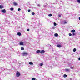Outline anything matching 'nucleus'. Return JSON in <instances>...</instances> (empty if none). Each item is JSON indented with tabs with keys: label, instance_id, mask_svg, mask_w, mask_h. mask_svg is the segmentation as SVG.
I'll list each match as a JSON object with an SVG mask.
<instances>
[{
	"label": "nucleus",
	"instance_id": "1",
	"mask_svg": "<svg viewBox=\"0 0 80 80\" xmlns=\"http://www.w3.org/2000/svg\"><path fill=\"white\" fill-rule=\"evenodd\" d=\"M22 55L23 56H26V55H28V53L26 52H24V53H23Z\"/></svg>",
	"mask_w": 80,
	"mask_h": 80
},
{
	"label": "nucleus",
	"instance_id": "2",
	"mask_svg": "<svg viewBox=\"0 0 80 80\" xmlns=\"http://www.w3.org/2000/svg\"><path fill=\"white\" fill-rule=\"evenodd\" d=\"M19 76H20V73L19 72H18L16 73V76H17L18 77Z\"/></svg>",
	"mask_w": 80,
	"mask_h": 80
},
{
	"label": "nucleus",
	"instance_id": "3",
	"mask_svg": "<svg viewBox=\"0 0 80 80\" xmlns=\"http://www.w3.org/2000/svg\"><path fill=\"white\" fill-rule=\"evenodd\" d=\"M13 5L14 6H17V5H18V4L17 3L14 2H13Z\"/></svg>",
	"mask_w": 80,
	"mask_h": 80
},
{
	"label": "nucleus",
	"instance_id": "4",
	"mask_svg": "<svg viewBox=\"0 0 80 80\" xmlns=\"http://www.w3.org/2000/svg\"><path fill=\"white\" fill-rule=\"evenodd\" d=\"M1 12L2 13H6V10L5 9H3L1 10Z\"/></svg>",
	"mask_w": 80,
	"mask_h": 80
},
{
	"label": "nucleus",
	"instance_id": "5",
	"mask_svg": "<svg viewBox=\"0 0 80 80\" xmlns=\"http://www.w3.org/2000/svg\"><path fill=\"white\" fill-rule=\"evenodd\" d=\"M19 44L21 45H23V42L22 41H21L20 42Z\"/></svg>",
	"mask_w": 80,
	"mask_h": 80
},
{
	"label": "nucleus",
	"instance_id": "6",
	"mask_svg": "<svg viewBox=\"0 0 80 80\" xmlns=\"http://www.w3.org/2000/svg\"><path fill=\"white\" fill-rule=\"evenodd\" d=\"M62 45H60V44H58L57 46V47H58V48H61L62 47Z\"/></svg>",
	"mask_w": 80,
	"mask_h": 80
},
{
	"label": "nucleus",
	"instance_id": "7",
	"mask_svg": "<svg viewBox=\"0 0 80 80\" xmlns=\"http://www.w3.org/2000/svg\"><path fill=\"white\" fill-rule=\"evenodd\" d=\"M70 69H65V71H66V72H70Z\"/></svg>",
	"mask_w": 80,
	"mask_h": 80
},
{
	"label": "nucleus",
	"instance_id": "8",
	"mask_svg": "<svg viewBox=\"0 0 80 80\" xmlns=\"http://www.w3.org/2000/svg\"><path fill=\"white\" fill-rule=\"evenodd\" d=\"M58 45H62L63 44V43L62 42H58Z\"/></svg>",
	"mask_w": 80,
	"mask_h": 80
},
{
	"label": "nucleus",
	"instance_id": "9",
	"mask_svg": "<svg viewBox=\"0 0 80 80\" xmlns=\"http://www.w3.org/2000/svg\"><path fill=\"white\" fill-rule=\"evenodd\" d=\"M43 53H45V51H44L43 50H42L40 52V53H41V54Z\"/></svg>",
	"mask_w": 80,
	"mask_h": 80
},
{
	"label": "nucleus",
	"instance_id": "10",
	"mask_svg": "<svg viewBox=\"0 0 80 80\" xmlns=\"http://www.w3.org/2000/svg\"><path fill=\"white\" fill-rule=\"evenodd\" d=\"M54 36L56 37H58V34L57 33H55L54 34Z\"/></svg>",
	"mask_w": 80,
	"mask_h": 80
},
{
	"label": "nucleus",
	"instance_id": "11",
	"mask_svg": "<svg viewBox=\"0 0 80 80\" xmlns=\"http://www.w3.org/2000/svg\"><path fill=\"white\" fill-rule=\"evenodd\" d=\"M17 35H18L19 36H20V35H22V34H21V33H20V32H18L17 33Z\"/></svg>",
	"mask_w": 80,
	"mask_h": 80
},
{
	"label": "nucleus",
	"instance_id": "12",
	"mask_svg": "<svg viewBox=\"0 0 80 80\" xmlns=\"http://www.w3.org/2000/svg\"><path fill=\"white\" fill-rule=\"evenodd\" d=\"M43 62H42L39 65L40 66V67H42V66H43Z\"/></svg>",
	"mask_w": 80,
	"mask_h": 80
},
{
	"label": "nucleus",
	"instance_id": "13",
	"mask_svg": "<svg viewBox=\"0 0 80 80\" xmlns=\"http://www.w3.org/2000/svg\"><path fill=\"white\" fill-rule=\"evenodd\" d=\"M29 65H33V64L32 62H29Z\"/></svg>",
	"mask_w": 80,
	"mask_h": 80
},
{
	"label": "nucleus",
	"instance_id": "14",
	"mask_svg": "<svg viewBox=\"0 0 80 80\" xmlns=\"http://www.w3.org/2000/svg\"><path fill=\"white\" fill-rule=\"evenodd\" d=\"M40 50H38L36 51V53H40Z\"/></svg>",
	"mask_w": 80,
	"mask_h": 80
},
{
	"label": "nucleus",
	"instance_id": "15",
	"mask_svg": "<svg viewBox=\"0 0 80 80\" xmlns=\"http://www.w3.org/2000/svg\"><path fill=\"white\" fill-rule=\"evenodd\" d=\"M63 77H64V78L67 77V75H66V74H64Z\"/></svg>",
	"mask_w": 80,
	"mask_h": 80
},
{
	"label": "nucleus",
	"instance_id": "16",
	"mask_svg": "<svg viewBox=\"0 0 80 80\" xmlns=\"http://www.w3.org/2000/svg\"><path fill=\"white\" fill-rule=\"evenodd\" d=\"M71 32L72 33H74V32H75V30L73 29L72 31H71Z\"/></svg>",
	"mask_w": 80,
	"mask_h": 80
},
{
	"label": "nucleus",
	"instance_id": "17",
	"mask_svg": "<svg viewBox=\"0 0 80 80\" xmlns=\"http://www.w3.org/2000/svg\"><path fill=\"white\" fill-rule=\"evenodd\" d=\"M10 10H11V11H13V8H11L10 9Z\"/></svg>",
	"mask_w": 80,
	"mask_h": 80
},
{
	"label": "nucleus",
	"instance_id": "18",
	"mask_svg": "<svg viewBox=\"0 0 80 80\" xmlns=\"http://www.w3.org/2000/svg\"><path fill=\"white\" fill-rule=\"evenodd\" d=\"M48 17H52V14H49L48 15Z\"/></svg>",
	"mask_w": 80,
	"mask_h": 80
},
{
	"label": "nucleus",
	"instance_id": "19",
	"mask_svg": "<svg viewBox=\"0 0 80 80\" xmlns=\"http://www.w3.org/2000/svg\"><path fill=\"white\" fill-rule=\"evenodd\" d=\"M76 50H77L76 49V48H74L73 50V51L74 52H75Z\"/></svg>",
	"mask_w": 80,
	"mask_h": 80
},
{
	"label": "nucleus",
	"instance_id": "20",
	"mask_svg": "<svg viewBox=\"0 0 80 80\" xmlns=\"http://www.w3.org/2000/svg\"><path fill=\"white\" fill-rule=\"evenodd\" d=\"M1 70H2V71H4V70H5V69H4V68H1Z\"/></svg>",
	"mask_w": 80,
	"mask_h": 80
},
{
	"label": "nucleus",
	"instance_id": "21",
	"mask_svg": "<svg viewBox=\"0 0 80 80\" xmlns=\"http://www.w3.org/2000/svg\"><path fill=\"white\" fill-rule=\"evenodd\" d=\"M21 50H24V48L23 47H22L21 48Z\"/></svg>",
	"mask_w": 80,
	"mask_h": 80
},
{
	"label": "nucleus",
	"instance_id": "22",
	"mask_svg": "<svg viewBox=\"0 0 80 80\" xmlns=\"http://www.w3.org/2000/svg\"><path fill=\"white\" fill-rule=\"evenodd\" d=\"M32 80H36V78H33L32 79Z\"/></svg>",
	"mask_w": 80,
	"mask_h": 80
},
{
	"label": "nucleus",
	"instance_id": "23",
	"mask_svg": "<svg viewBox=\"0 0 80 80\" xmlns=\"http://www.w3.org/2000/svg\"><path fill=\"white\" fill-rule=\"evenodd\" d=\"M77 2L78 3H80V0H77Z\"/></svg>",
	"mask_w": 80,
	"mask_h": 80
},
{
	"label": "nucleus",
	"instance_id": "24",
	"mask_svg": "<svg viewBox=\"0 0 80 80\" xmlns=\"http://www.w3.org/2000/svg\"><path fill=\"white\" fill-rule=\"evenodd\" d=\"M67 22L66 21H64V24H66V23H67Z\"/></svg>",
	"mask_w": 80,
	"mask_h": 80
},
{
	"label": "nucleus",
	"instance_id": "25",
	"mask_svg": "<svg viewBox=\"0 0 80 80\" xmlns=\"http://www.w3.org/2000/svg\"><path fill=\"white\" fill-rule=\"evenodd\" d=\"M54 26H56V25H57V23H56L55 22H54Z\"/></svg>",
	"mask_w": 80,
	"mask_h": 80
},
{
	"label": "nucleus",
	"instance_id": "26",
	"mask_svg": "<svg viewBox=\"0 0 80 80\" xmlns=\"http://www.w3.org/2000/svg\"><path fill=\"white\" fill-rule=\"evenodd\" d=\"M3 8V6H2L0 5V8L2 9Z\"/></svg>",
	"mask_w": 80,
	"mask_h": 80
},
{
	"label": "nucleus",
	"instance_id": "27",
	"mask_svg": "<svg viewBox=\"0 0 80 80\" xmlns=\"http://www.w3.org/2000/svg\"><path fill=\"white\" fill-rule=\"evenodd\" d=\"M32 15H35V13L34 12H32Z\"/></svg>",
	"mask_w": 80,
	"mask_h": 80
},
{
	"label": "nucleus",
	"instance_id": "28",
	"mask_svg": "<svg viewBox=\"0 0 80 80\" xmlns=\"http://www.w3.org/2000/svg\"><path fill=\"white\" fill-rule=\"evenodd\" d=\"M69 36H72V34L70 33L69 34Z\"/></svg>",
	"mask_w": 80,
	"mask_h": 80
},
{
	"label": "nucleus",
	"instance_id": "29",
	"mask_svg": "<svg viewBox=\"0 0 80 80\" xmlns=\"http://www.w3.org/2000/svg\"><path fill=\"white\" fill-rule=\"evenodd\" d=\"M72 35L73 36H74V35H76V34L74 32H73V33H72Z\"/></svg>",
	"mask_w": 80,
	"mask_h": 80
},
{
	"label": "nucleus",
	"instance_id": "30",
	"mask_svg": "<svg viewBox=\"0 0 80 80\" xmlns=\"http://www.w3.org/2000/svg\"><path fill=\"white\" fill-rule=\"evenodd\" d=\"M37 6H38V7H40V5L37 4Z\"/></svg>",
	"mask_w": 80,
	"mask_h": 80
},
{
	"label": "nucleus",
	"instance_id": "31",
	"mask_svg": "<svg viewBox=\"0 0 80 80\" xmlns=\"http://www.w3.org/2000/svg\"><path fill=\"white\" fill-rule=\"evenodd\" d=\"M21 10V9L20 8H19L18 9V11H20Z\"/></svg>",
	"mask_w": 80,
	"mask_h": 80
},
{
	"label": "nucleus",
	"instance_id": "32",
	"mask_svg": "<svg viewBox=\"0 0 80 80\" xmlns=\"http://www.w3.org/2000/svg\"><path fill=\"white\" fill-rule=\"evenodd\" d=\"M27 31H28V32H29V31H30V29H27Z\"/></svg>",
	"mask_w": 80,
	"mask_h": 80
},
{
	"label": "nucleus",
	"instance_id": "33",
	"mask_svg": "<svg viewBox=\"0 0 80 80\" xmlns=\"http://www.w3.org/2000/svg\"><path fill=\"white\" fill-rule=\"evenodd\" d=\"M70 68H71V69H73V67H71Z\"/></svg>",
	"mask_w": 80,
	"mask_h": 80
},
{
	"label": "nucleus",
	"instance_id": "34",
	"mask_svg": "<svg viewBox=\"0 0 80 80\" xmlns=\"http://www.w3.org/2000/svg\"><path fill=\"white\" fill-rule=\"evenodd\" d=\"M30 11H31L29 9V10H28V12H30Z\"/></svg>",
	"mask_w": 80,
	"mask_h": 80
},
{
	"label": "nucleus",
	"instance_id": "35",
	"mask_svg": "<svg viewBox=\"0 0 80 80\" xmlns=\"http://www.w3.org/2000/svg\"><path fill=\"white\" fill-rule=\"evenodd\" d=\"M58 16L59 17H61V15H58Z\"/></svg>",
	"mask_w": 80,
	"mask_h": 80
},
{
	"label": "nucleus",
	"instance_id": "36",
	"mask_svg": "<svg viewBox=\"0 0 80 80\" xmlns=\"http://www.w3.org/2000/svg\"><path fill=\"white\" fill-rule=\"evenodd\" d=\"M55 28L54 27H53L52 28V29H55Z\"/></svg>",
	"mask_w": 80,
	"mask_h": 80
},
{
	"label": "nucleus",
	"instance_id": "37",
	"mask_svg": "<svg viewBox=\"0 0 80 80\" xmlns=\"http://www.w3.org/2000/svg\"><path fill=\"white\" fill-rule=\"evenodd\" d=\"M79 20H80V17H79Z\"/></svg>",
	"mask_w": 80,
	"mask_h": 80
},
{
	"label": "nucleus",
	"instance_id": "38",
	"mask_svg": "<svg viewBox=\"0 0 80 80\" xmlns=\"http://www.w3.org/2000/svg\"><path fill=\"white\" fill-rule=\"evenodd\" d=\"M52 51H53V50H52Z\"/></svg>",
	"mask_w": 80,
	"mask_h": 80
},
{
	"label": "nucleus",
	"instance_id": "39",
	"mask_svg": "<svg viewBox=\"0 0 80 80\" xmlns=\"http://www.w3.org/2000/svg\"><path fill=\"white\" fill-rule=\"evenodd\" d=\"M15 61V62H17V61Z\"/></svg>",
	"mask_w": 80,
	"mask_h": 80
}]
</instances>
